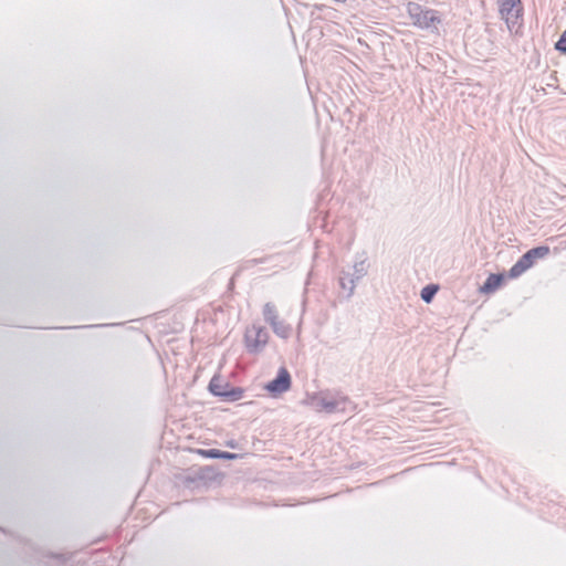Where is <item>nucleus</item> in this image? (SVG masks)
<instances>
[{"label": "nucleus", "mask_w": 566, "mask_h": 566, "mask_svg": "<svg viewBox=\"0 0 566 566\" xmlns=\"http://www.w3.org/2000/svg\"><path fill=\"white\" fill-rule=\"evenodd\" d=\"M269 334L264 327L259 325H251L245 329L244 344L249 352L258 353L268 343Z\"/></svg>", "instance_id": "5"}, {"label": "nucleus", "mask_w": 566, "mask_h": 566, "mask_svg": "<svg viewBox=\"0 0 566 566\" xmlns=\"http://www.w3.org/2000/svg\"><path fill=\"white\" fill-rule=\"evenodd\" d=\"M193 452L197 453L198 455L202 457V458H209V459L234 460V459H237L239 457L235 453H230V452H227V451H220L218 449H209V450L196 449Z\"/></svg>", "instance_id": "7"}, {"label": "nucleus", "mask_w": 566, "mask_h": 566, "mask_svg": "<svg viewBox=\"0 0 566 566\" xmlns=\"http://www.w3.org/2000/svg\"><path fill=\"white\" fill-rule=\"evenodd\" d=\"M499 12L511 32H518L523 21L521 0H497Z\"/></svg>", "instance_id": "2"}, {"label": "nucleus", "mask_w": 566, "mask_h": 566, "mask_svg": "<svg viewBox=\"0 0 566 566\" xmlns=\"http://www.w3.org/2000/svg\"><path fill=\"white\" fill-rule=\"evenodd\" d=\"M406 10L412 24L418 29L438 32L439 25L442 24V14L438 10L423 7L413 1L407 3Z\"/></svg>", "instance_id": "1"}, {"label": "nucleus", "mask_w": 566, "mask_h": 566, "mask_svg": "<svg viewBox=\"0 0 566 566\" xmlns=\"http://www.w3.org/2000/svg\"><path fill=\"white\" fill-rule=\"evenodd\" d=\"M263 315L265 321L273 327V329L277 331L281 322L279 321L276 307L270 303L265 304L263 307Z\"/></svg>", "instance_id": "9"}, {"label": "nucleus", "mask_w": 566, "mask_h": 566, "mask_svg": "<svg viewBox=\"0 0 566 566\" xmlns=\"http://www.w3.org/2000/svg\"><path fill=\"white\" fill-rule=\"evenodd\" d=\"M226 444H227L229 448H232V449H234V448L237 447V443H235L234 441H228Z\"/></svg>", "instance_id": "12"}, {"label": "nucleus", "mask_w": 566, "mask_h": 566, "mask_svg": "<svg viewBox=\"0 0 566 566\" xmlns=\"http://www.w3.org/2000/svg\"><path fill=\"white\" fill-rule=\"evenodd\" d=\"M556 49L560 52H566V30L562 33L559 40L557 41Z\"/></svg>", "instance_id": "11"}, {"label": "nucleus", "mask_w": 566, "mask_h": 566, "mask_svg": "<svg viewBox=\"0 0 566 566\" xmlns=\"http://www.w3.org/2000/svg\"><path fill=\"white\" fill-rule=\"evenodd\" d=\"M290 387H291V375L286 368L282 367V368H280L277 376L265 386V389L271 395L276 396V395L287 391L290 389Z\"/></svg>", "instance_id": "6"}, {"label": "nucleus", "mask_w": 566, "mask_h": 566, "mask_svg": "<svg viewBox=\"0 0 566 566\" xmlns=\"http://www.w3.org/2000/svg\"><path fill=\"white\" fill-rule=\"evenodd\" d=\"M504 275L503 274H491L481 286L480 291L482 293L489 294L496 291L503 283Z\"/></svg>", "instance_id": "8"}, {"label": "nucleus", "mask_w": 566, "mask_h": 566, "mask_svg": "<svg viewBox=\"0 0 566 566\" xmlns=\"http://www.w3.org/2000/svg\"><path fill=\"white\" fill-rule=\"evenodd\" d=\"M209 390L214 396L222 397L226 400L235 401L243 397V389L231 387L221 376H213L209 382Z\"/></svg>", "instance_id": "4"}, {"label": "nucleus", "mask_w": 566, "mask_h": 566, "mask_svg": "<svg viewBox=\"0 0 566 566\" xmlns=\"http://www.w3.org/2000/svg\"><path fill=\"white\" fill-rule=\"evenodd\" d=\"M438 292V286L437 285H427L426 287L422 289L421 291V298L429 303L431 302V300L433 298L434 294Z\"/></svg>", "instance_id": "10"}, {"label": "nucleus", "mask_w": 566, "mask_h": 566, "mask_svg": "<svg viewBox=\"0 0 566 566\" xmlns=\"http://www.w3.org/2000/svg\"><path fill=\"white\" fill-rule=\"evenodd\" d=\"M549 254V248L546 245L533 248L528 250L521 259L510 269L509 276L511 279L518 277L530 268H532L536 260L543 259Z\"/></svg>", "instance_id": "3"}]
</instances>
